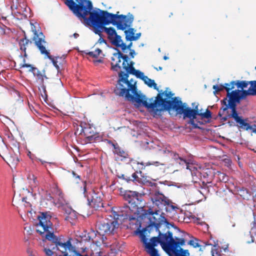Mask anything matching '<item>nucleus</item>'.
<instances>
[{
    "label": "nucleus",
    "instance_id": "obj_1",
    "mask_svg": "<svg viewBox=\"0 0 256 256\" xmlns=\"http://www.w3.org/2000/svg\"><path fill=\"white\" fill-rule=\"evenodd\" d=\"M75 0L78 4L70 0L67 4L68 8L80 20H83L85 24L92 25L96 34H100L104 31L109 40L112 39L117 33L114 28H106L105 26L112 24L116 26L118 30H124L127 27H130L134 21V17L130 13L128 16L118 15L100 9L91 12L92 8L91 1Z\"/></svg>",
    "mask_w": 256,
    "mask_h": 256
},
{
    "label": "nucleus",
    "instance_id": "obj_2",
    "mask_svg": "<svg viewBox=\"0 0 256 256\" xmlns=\"http://www.w3.org/2000/svg\"><path fill=\"white\" fill-rule=\"evenodd\" d=\"M178 234V236L174 237L170 231L164 234L159 232L158 236L152 237L149 242L143 233L140 234V238L146 252L150 256H160L158 250L155 248L158 244L169 256H190L188 250H184L180 246L185 244L186 242L190 238V235L180 230Z\"/></svg>",
    "mask_w": 256,
    "mask_h": 256
},
{
    "label": "nucleus",
    "instance_id": "obj_3",
    "mask_svg": "<svg viewBox=\"0 0 256 256\" xmlns=\"http://www.w3.org/2000/svg\"><path fill=\"white\" fill-rule=\"evenodd\" d=\"M168 90V88H166L164 92L158 94L154 101L152 98L150 99V102H145L144 107L156 115L160 114L162 111L172 110L178 114H183L184 118H196L198 114V106L192 109L187 106L186 104L182 103L178 98H172L174 94Z\"/></svg>",
    "mask_w": 256,
    "mask_h": 256
},
{
    "label": "nucleus",
    "instance_id": "obj_4",
    "mask_svg": "<svg viewBox=\"0 0 256 256\" xmlns=\"http://www.w3.org/2000/svg\"><path fill=\"white\" fill-rule=\"evenodd\" d=\"M134 64L132 61L124 64L122 68L126 72L120 71L118 73L119 79L114 92L116 95L124 96L128 100L136 102L144 106V102H148L145 96L138 94L136 82L132 84L128 80V74L131 72V68H134Z\"/></svg>",
    "mask_w": 256,
    "mask_h": 256
},
{
    "label": "nucleus",
    "instance_id": "obj_5",
    "mask_svg": "<svg viewBox=\"0 0 256 256\" xmlns=\"http://www.w3.org/2000/svg\"><path fill=\"white\" fill-rule=\"evenodd\" d=\"M222 104L224 105L219 110L218 115L220 118L221 120L223 122L226 121L228 118H233L236 122L237 123V126L240 128L243 129L244 130H250L252 132L256 134V125L254 124L250 126L249 124L246 122V119L244 120L242 116H238L237 113V116L239 119H237L234 116H232L233 114V110H232V112L229 113L228 109L230 108L229 104H227V98H224L222 101Z\"/></svg>",
    "mask_w": 256,
    "mask_h": 256
},
{
    "label": "nucleus",
    "instance_id": "obj_6",
    "mask_svg": "<svg viewBox=\"0 0 256 256\" xmlns=\"http://www.w3.org/2000/svg\"><path fill=\"white\" fill-rule=\"evenodd\" d=\"M113 152L114 154H116L120 158V160L122 161L127 160L128 162H133L134 164H136L138 166V168L140 171V173L142 174V170L146 171V168L150 166H159L160 165H162V164L160 163L158 161L149 162H136L132 158L130 157V154L128 151H126L124 149L121 148L120 146L116 148V149L113 150Z\"/></svg>",
    "mask_w": 256,
    "mask_h": 256
},
{
    "label": "nucleus",
    "instance_id": "obj_7",
    "mask_svg": "<svg viewBox=\"0 0 256 256\" xmlns=\"http://www.w3.org/2000/svg\"><path fill=\"white\" fill-rule=\"evenodd\" d=\"M236 82V81L234 80L230 82V86L226 88V90L227 92V97L228 98V100L227 99V104H229L230 109L232 110H233L232 116L237 119H239L237 116L236 106L237 104L240 103L241 100L240 96V90H236L230 92V90L234 89V86H236V84H234Z\"/></svg>",
    "mask_w": 256,
    "mask_h": 256
},
{
    "label": "nucleus",
    "instance_id": "obj_8",
    "mask_svg": "<svg viewBox=\"0 0 256 256\" xmlns=\"http://www.w3.org/2000/svg\"><path fill=\"white\" fill-rule=\"evenodd\" d=\"M82 192L85 197L87 198L88 204L96 209L103 208L102 194L99 192H96L94 190H90L88 194L86 182H84L82 184Z\"/></svg>",
    "mask_w": 256,
    "mask_h": 256
},
{
    "label": "nucleus",
    "instance_id": "obj_9",
    "mask_svg": "<svg viewBox=\"0 0 256 256\" xmlns=\"http://www.w3.org/2000/svg\"><path fill=\"white\" fill-rule=\"evenodd\" d=\"M238 88L240 89V100L248 96H256V82L255 80H236L234 83Z\"/></svg>",
    "mask_w": 256,
    "mask_h": 256
},
{
    "label": "nucleus",
    "instance_id": "obj_10",
    "mask_svg": "<svg viewBox=\"0 0 256 256\" xmlns=\"http://www.w3.org/2000/svg\"><path fill=\"white\" fill-rule=\"evenodd\" d=\"M31 30L34 33L32 40L34 42L35 45L40 51L41 54L48 56V51L46 50L48 44L45 40V36L42 32H38L36 28V26L32 23H30Z\"/></svg>",
    "mask_w": 256,
    "mask_h": 256
},
{
    "label": "nucleus",
    "instance_id": "obj_11",
    "mask_svg": "<svg viewBox=\"0 0 256 256\" xmlns=\"http://www.w3.org/2000/svg\"><path fill=\"white\" fill-rule=\"evenodd\" d=\"M118 226V224L116 220L108 219L98 221L96 224L97 232L101 236L112 233Z\"/></svg>",
    "mask_w": 256,
    "mask_h": 256
},
{
    "label": "nucleus",
    "instance_id": "obj_12",
    "mask_svg": "<svg viewBox=\"0 0 256 256\" xmlns=\"http://www.w3.org/2000/svg\"><path fill=\"white\" fill-rule=\"evenodd\" d=\"M116 52L113 54L111 58L112 70L118 71L129 60L128 55L124 54L118 49L116 48Z\"/></svg>",
    "mask_w": 256,
    "mask_h": 256
},
{
    "label": "nucleus",
    "instance_id": "obj_13",
    "mask_svg": "<svg viewBox=\"0 0 256 256\" xmlns=\"http://www.w3.org/2000/svg\"><path fill=\"white\" fill-rule=\"evenodd\" d=\"M132 211L129 206H124L121 209L120 211L116 212L114 211L115 214L114 216V218L111 217V220L118 219L120 218L122 220L128 219L130 220H134V218L133 217Z\"/></svg>",
    "mask_w": 256,
    "mask_h": 256
},
{
    "label": "nucleus",
    "instance_id": "obj_14",
    "mask_svg": "<svg viewBox=\"0 0 256 256\" xmlns=\"http://www.w3.org/2000/svg\"><path fill=\"white\" fill-rule=\"evenodd\" d=\"M138 196L134 194V192L129 191L126 192L124 194V198L126 200L128 201V204L130 206H128L130 208L133 210L132 214L136 213V212L138 208V206L136 204V200H138L137 198ZM126 206H128L127 205Z\"/></svg>",
    "mask_w": 256,
    "mask_h": 256
},
{
    "label": "nucleus",
    "instance_id": "obj_15",
    "mask_svg": "<svg viewBox=\"0 0 256 256\" xmlns=\"http://www.w3.org/2000/svg\"><path fill=\"white\" fill-rule=\"evenodd\" d=\"M154 204L158 206L160 210H163L164 206V203L166 202L168 198L160 192H156L151 198Z\"/></svg>",
    "mask_w": 256,
    "mask_h": 256
},
{
    "label": "nucleus",
    "instance_id": "obj_16",
    "mask_svg": "<svg viewBox=\"0 0 256 256\" xmlns=\"http://www.w3.org/2000/svg\"><path fill=\"white\" fill-rule=\"evenodd\" d=\"M33 74L36 76V80L40 84V88L42 90L44 94L46 96V86L44 84V80L48 79V78L46 74V72L44 70H40L37 68V70L35 71Z\"/></svg>",
    "mask_w": 256,
    "mask_h": 256
},
{
    "label": "nucleus",
    "instance_id": "obj_17",
    "mask_svg": "<svg viewBox=\"0 0 256 256\" xmlns=\"http://www.w3.org/2000/svg\"><path fill=\"white\" fill-rule=\"evenodd\" d=\"M80 134L86 138V142H90L96 138L94 132L90 126L82 128Z\"/></svg>",
    "mask_w": 256,
    "mask_h": 256
},
{
    "label": "nucleus",
    "instance_id": "obj_18",
    "mask_svg": "<svg viewBox=\"0 0 256 256\" xmlns=\"http://www.w3.org/2000/svg\"><path fill=\"white\" fill-rule=\"evenodd\" d=\"M168 152L170 154V156L172 157V158L177 163H178L182 165V166L185 164L186 166V168L187 169L189 168H188L189 163L188 162V161L186 159L180 156L176 152H170L169 150H168Z\"/></svg>",
    "mask_w": 256,
    "mask_h": 256
},
{
    "label": "nucleus",
    "instance_id": "obj_19",
    "mask_svg": "<svg viewBox=\"0 0 256 256\" xmlns=\"http://www.w3.org/2000/svg\"><path fill=\"white\" fill-rule=\"evenodd\" d=\"M20 49L24 51V56H26V50L27 48H30L32 47V41L26 38V34L24 36V38L22 39H21L20 42Z\"/></svg>",
    "mask_w": 256,
    "mask_h": 256
},
{
    "label": "nucleus",
    "instance_id": "obj_20",
    "mask_svg": "<svg viewBox=\"0 0 256 256\" xmlns=\"http://www.w3.org/2000/svg\"><path fill=\"white\" fill-rule=\"evenodd\" d=\"M50 60L54 66L58 69H59L58 64V63H59L60 64H62L63 62H64V58L63 57H59L56 56L55 58H54L52 57V56L50 54V52H48V56H46Z\"/></svg>",
    "mask_w": 256,
    "mask_h": 256
},
{
    "label": "nucleus",
    "instance_id": "obj_21",
    "mask_svg": "<svg viewBox=\"0 0 256 256\" xmlns=\"http://www.w3.org/2000/svg\"><path fill=\"white\" fill-rule=\"evenodd\" d=\"M112 44L116 48H122L124 42L122 40V38L120 36L116 34L110 40Z\"/></svg>",
    "mask_w": 256,
    "mask_h": 256
},
{
    "label": "nucleus",
    "instance_id": "obj_22",
    "mask_svg": "<svg viewBox=\"0 0 256 256\" xmlns=\"http://www.w3.org/2000/svg\"><path fill=\"white\" fill-rule=\"evenodd\" d=\"M130 181L140 184H144L146 182V178L144 177L143 176L142 178H139L136 172H134L132 176H130Z\"/></svg>",
    "mask_w": 256,
    "mask_h": 256
},
{
    "label": "nucleus",
    "instance_id": "obj_23",
    "mask_svg": "<svg viewBox=\"0 0 256 256\" xmlns=\"http://www.w3.org/2000/svg\"><path fill=\"white\" fill-rule=\"evenodd\" d=\"M164 204V207L163 210H165L166 212H172L178 209L177 206L174 205L173 203L168 198Z\"/></svg>",
    "mask_w": 256,
    "mask_h": 256
},
{
    "label": "nucleus",
    "instance_id": "obj_24",
    "mask_svg": "<svg viewBox=\"0 0 256 256\" xmlns=\"http://www.w3.org/2000/svg\"><path fill=\"white\" fill-rule=\"evenodd\" d=\"M144 83L147 84L149 87L152 88L154 87V88L156 90L158 91L159 93L160 92H163L162 90H160V92L159 91L158 88L157 87L156 84L154 82V80H152L150 78H149L147 76H146V78H144Z\"/></svg>",
    "mask_w": 256,
    "mask_h": 256
},
{
    "label": "nucleus",
    "instance_id": "obj_25",
    "mask_svg": "<svg viewBox=\"0 0 256 256\" xmlns=\"http://www.w3.org/2000/svg\"><path fill=\"white\" fill-rule=\"evenodd\" d=\"M134 28H130L128 30H124V33L126 35V40L127 41H134V40L131 38L132 37H134Z\"/></svg>",
    "mask_w": 256,
    "mask_h": 256
},
{
    "label": "nucleus",
    "instance_id": "obj_26",
    "mask_svg": "<svg viewBox=\"0 0 256 256\" xmlns=\"http://www.w3.org/2000/svg\"><path fill=\"white\" fill-rule=\"evenodd\" d=\"M131 72L129 74H131L132 75L135 76L137 78H139L142 80L144 79V78H146V76L144 75V72L135 69V68H131Z\"/></svg>",
    "mask_w": 256,
    "mask_h": 256
},
{
    "label": "nucleus",
    "instance_id": "obj_27",
    "mask_svg": "<svg viewBox=\"0 0 256 256\" xmlns=\"http://www.w3.org/2000/svg\"><path fill=\"white\" fill-rule=\"evenodd\" d=\"M230 86V84L228 83H226L224 85L220 84V86L218 85H214L213 86V89L214 90V94H216V93L223 90L224 89L226 90V88L229 87Z\"/></svg>",
    "mask_w": 256,
    "mask_h": 256
},
{
    "label": "nucleus",
    "instance_id": "obj_28",
    "mask_svg": "<svg viewBox=\"0 0 256 256\" xmlns=\"http://www.w3.org/2000/svg\"><path fill=\"white\" fill-rule=\"evenodd\" d=\"M88 55L92 56V58H96L98 56L102 54L104 56V55L102 54V51L100 49L97 48L94 52H89L86 53Z\"/></svg>",
    "mask_w": 256,
    "mask_h": 256
},
{
    "label": "nucleus",
    "instance_id": "obj_29",
    "mask_svg": "<svg viewBox=\"0 0 256 256\" xmlns=\"http://www.w3.org/2000/svg\"><path fill=\"white\" fill-rule=\"evenodd\" d=\"M26 60L24 59V64H20V68H29L28 72H32V74L37 70V68L33 66L30 64H26Z\"/></svg>",
    "mask_w": 256,
    "mask_h": 256
},
{
    "label": "nucleus",
    "instance_id": "obj_30",
    "mask_svg": "<svg viewBox=\"0 0 256 256\" xmlns=\"http://www.w3.org/2000/svg\"><path fill=\"white\" fill-rule=\"evenodd\" d=\"M56 248V247L55 244H54L50 245V248H45L44 252L48 256H52L55 252Z\"/></svg>",
    "mask_w": 256,
    "mask_h": 256
},
{
    "label": "nucleus",
    "instance_id": "obj_31",
    "mask_svg": "<svg viewBox=\"0 0 256 256\" xmlns=\"http://www.w3.org/2000/svg\"><path fill=\"white\" fill-rule=\"evenodd\" d=\"M198 116H202V118H212V113L208 109L206 110V112L204 113H200L198 112Z\"/></svg>",
    "mask_w": 256,
    "mask_h": 256
},
{
    "label": "nucleus",
    "instance_id": "obj_32",
    "mask_svg": "<svg viewBox=\"0 0 256 256\" xmlns=\"http://www.w3.org/2000/svg\"><path fill=\"white\" fill-rule=\"evenodd\" d=\"M188 244L192 246L194 248L200 246V245L198 242V240L196 238L190 240L188 242Z\"/></svg>",
    "mask_w": 256,
    "mask_h": 256
},
{
    "label": "nucleus",
    "instance_id": "obj_33",
    "mask_svg": "<svg viewBox=\"0 0 256 256\" xmlns=\"http://www.w3.org/2000/svg\"><path fill=\"white\" fill-rule=\"evenodd\" d=\"M44 198L50 202H54V200L53 197L51 196L50 194L48 192L46 191L45 194L44 196Z\"/></svg>",
    "mask_w": 256,
    "mask_h": 256
},
{
    "label": "nucleus",
    "instance_id": "obj_34",
    "mask_svg": "<svg viewBox=\"0 0 256 256\" xmlns=\"http://www.w3.org/2000/svg\"><path fill=\"white\" fill-rule=\"evenodd\" d=\"M132 42H130L128 45H126L125 43H124V44L122 45V50L123 52H127L126 51L127 50H130L131 47L132 46Z\"/></svg>",
    "mask_w": 256,
    "mask_h": 256
},
{
    "label": "nucleus",
    "instance_id": "obj_35",
    "mask_svg": "<svg viewBox=\"0 0 256 256\" xmlns=\"http://www.w3.org/2000/svg\"><path fill=\"white\" fill-rule=\"evenodd\" d=\"M95 234L94 231L90 232L88 234V236H86V240L88 241H92L94 236H95Z\"/></svg>",
    "mask_w": 256,
    "mask_h": 256
},
{
    "label": "nucleus",
    "instance_id": "obj_36",
    "mask_svg": "<svg viewBox=\"0 0 256 256\" xmlns=\"http://www.w3.org/2000/svg\"><path fill=\"white\" fill-rule=\"evenodd\" d=\"M8 142L10 144L13 146L14 148H18L19 146V143L14 138L10 139Z\"/></svg>",
    "mask_w": 256,
    "mask_h": 256
},
{
    "label": "nucleus",
    "instance_id": "obj_37",
    "mask_svg": "<svg viewBox=\"0 0 256 256\" xmlns=\"http://www.w3.org/2000/svg\"><path fill=\"white\" fill-rule=\"evenodd\" d=\"M158 210H156L155 212H154L152 208H150L148 210H145L144 214L146 215H152V216H153L154 214L158 215Z\"/></svg>",
    "mask_w": 256,
    "mask_h": 256
},
{
    "label": "nucleus",
    "instance_id": "obj_38",
    "mask_svg": "<svg viewBox=\"0 0 256 256\" xmlns=\"http://www.w3.org/2000/svg\"><path fill=\"white\" fill-rule=\"evenodd\" d=\"M118 176L120 178H122L128 182H130V176L128 175L127 174L118 175Z\"/></svg>",
    "mask_w": 256,
    "mask_h": 256
},
{
    "label": "nucleus",
    "instance_id": "obj_39",
    "mask_svg": "<svg viewBox=\"0 0 256 256\" xmlns=\"http://www.w3.org/2000/svg\"><path fill=\"white\" fill-rule=\"evenodd\" d=\"M106 140V142L108 144H109L110 146H112L113 147L114 150L116 149V148L119 146L118 144L116 142H112V140Z\"/></svg>",
    "mask_w": 256,
    "mask_h": 256
},
{
    "label": "nucleus",
    "instance_id": "obj_40",
    "mask_svg": "<svg viewBox=\"0 0 256 256\" xmlns=\"http://www.w3.org/2000/svg\"><path fill=\"white\" fill-rule=\"evenodd\" d=\"M195 118H189L190 120H189L188 124L192 125L193 128H198V126L197 124H195V122H194Z\"/></svg>",
    "mask_w": 256,
    "mask_h": 256
},
{
    "label": "nucleus",
    "instance_id": "obj_41",
    "mask_svg": "<svg viewBox=\"0 0 256 256\" xmlns=\"http://www.w3.org/2000/svg\"><path fill=\"white\" fill-rule=\"evenodd\" d=\"M98 36H100V38L98 40V43H99L100 44H101L102 43L106 44V40H104L102 38V33H100V34H98Z\"/></svg>",
    "mask_w": 256,
    "mask_h": 256
},
{
    "label": "nucleus",
    "instance_id": "obj_42",
    "mask_svg": "<svg viewBox=\"0 0 256 256\" xmlns=\"http://www.w3.org/2000/svg\"><path fill=\"white\" fill-rule=\"evenodd\" d=\"M16 94H17V96L18 97V98L16 100V102L18 103V104H23V100H22V98H21L20 96V94L19 92H16Z\"/></svg>",
    "mask_w": 256,
    "mask_h": 256
},
{
    "label": "nucleus",
    "instance_id": "obj_43",
    "mask_svg": "<svg viewBox=\"0 0 256 256\" xmlns=\"http://www.w3.org/2000/svg\"><path fill=\"white\" fill-rule=\"evenodd\" d=\"M140 36H141V33L139 32V33L136 34V35L134 36V37H132L131 38L132 40H134V41L136 40H138L140 38Z\"/></svg>",
    "mask_w": 256,
    "mask_h": 256
},
{
    "label": "nucleus",
    "instance_id": "obj_44",
    "mask_svg": "<svg viewBox=\"0 0 256 256\" xmlns=\"http://www.w3.org/2000/svg\"><path fill=\"white\" fill-rule=\"evenodd\" d=\"M72 175L73 178H75L76 179L78 178V180H80V176L78 174L75 172H72Z\"/></svg>",
    "mask_w": 256,
    "mask_h": 256
},
{
    "label": "nucleus",
    "instance_id": "obj_45",
    "mask_svg": "<svg viewBox=\"0 0 256 256\" xmlns=\"http://www.w3.org/2000/svg\"><path fill=\"white\" fill-rule=\"evenodd\" d=\"M130 56L132 58H134V56L136 55V52L134 50H130Z\"/></svg>",
    "mask_w": 256,
    "mask_h": 256
},
{
    "label": "nucleus",
    "instance_id": "obj_46",
    "mask_svg": "<svg viewBox=\"0 0 256 256\" xmlns=\"http://www.w3.org/2000/svg\"><path fill=\"white\" fill-rule=\"evenodd\" d=\"M224 161L226 162V164L228 166H230L232 162L230 159L226 158L224 159Z\"/></svg>",
    "mask_w": 256,
    "mask_h": 256
},
{
    "label": "nucleus",
    "instance_id": "obj_47",
    "mask_svg": "<svg viewBox=\"0 0 256 256\" xmlns=\"http://www.w3.org/2000/svg\"><path fill=\"white\" fill-rule=\"evenodd\" d=\"M6 135L8 136V141H10V139H12L14 138L11 133H8Z\"/></svg>",
    "mask_w": 256,
    "mask_h": 256
},
{
    "label": "nucleus",
    "instance_id": "obj_48",
    "mask_svg": "<svg viewBox=\"0 0 256 256\" xmlns=\"http://www.w3.org/2000/svg\"><path fill=\"white\" fill-rule=\"evenodd\" d=\"M222 180L224 182H226L228 180V177L223 174H222Z\"/></svg>",
    "mask_w": 256,
    "mask_h": 256
},
{
    "label": "nucleus",
    "instance_id": "obj_49",
    "mask_svg": "<svg viewBox=\"0 0 256 256\" xmlns=\"http://www.w3.org/2000/svg\"><path fill=\"white\" fill-rule=\"evenodd\" d=\"M240 192H241L240 195V196H242V194H244V193L247 194L248 192H247V190H246L242 189V190H240Z\"/></svg>",
    "mask_w": 256,
    "mask_h": 256
},
{
    "label": "nucleus",
    "instance_id": "obj_50",
    "mask_svg": "<svg viewBox=\"0 0 256 256\" xmlns=\"http://www.w3.org/2000/svg\"><path fill=\"white\" fill-rule=\"evenodd\" d=\"M155 68L157 70H162V66H159L158 68Z\"/></svg>",
    "mask_w": 256,
    "mask_h": 256
},
{
    "label": "nucleus",
    "instance_id": "obj_51",
    "mask_svg": "<svg viewBox=\"0 0 256 256\" xmlns=\"http://www.w3.org/2000/svg\"><path fill=\"white\" fill-rule=\"evenodd\" d=\"M59 249H57V248H56V250H58L60 251V250H63L64 251L63 249V248H61L60 246H58Z\"/></svg>",
    "mask_w": 256,
    "mask_h": 256
},
{
    "label": "nucleus",
    "instance_id": "obj_52",
    "mask_svg": "<svg viewBox=\"0 0 256 256\" xmlns=\"http://www.w3.org/2000/svg\"><path fill=\"white\" fill-rule=\"evenodd\" d=\"M216 252V254H217V252H216V250H212V256H214V252Z\"/></svg>",
    "mask_w": 256,
    "mask_h": 256
},
{
    "label": "nucleus",
    "instance_id": "obj_53",
    "mask_svg": "<svg viewBox=\"0 0 256 256\" xmlns=\"http://www.w3.org/2000/svg\"><path fill=\"white\" fill-rule=\"evenodd\" d=\"M70 0H66L65 4L67 6V4L69 3Z\"/></svg>",
    "mask_w": 256,
    "mask_h": 256
},
{
    "label": "nucleus",
    "instance_id": "obj_54",
    "mask_svg": "<svg viewBox=\"0 0 256 256\" xmlns=\"http://www.w3.org/2000/svg\"><path fill=\"white\" fill-rule=\"evenodd\" d=\"M163 58L164 60H166L168 58L166 56H164Z\"/></svg>",
    "mask_w": 256,
    "mask_h": 256
},
{
    "label": "nucleus",
    "instance_id": "obj_55",
    "mask_svg": "<svg viewBox=\"0 0 256 256\" xmlns=\"http://www.w3.org/2000/svg\"><path fill=\"white\" fill-rule=\"evenodd\" d=\"M26 198L24 197L22 198V200L23 202H26Z\"/></svg>",
    "mask_w": 256,
    "mask_h": 256
},
{
    "label": "nucleus",
    "instance_id": "obj_56",
    "mask_svg": "<svg viewBox=\"0 0 256 256\" xmlns=\"http://www.w3.org/2000/svg\"><path fill=\"white\" fill-rule=\"evenodd\" d=\"M172 15H173L172 12H170V15L168 16V17H169V18H170V17H171Z\"/></svg>",
    "mask_w": 256,
    "mask_h": 256
},
{
    "label": "nucleus",
    "instance_id": "obj_57",
    "mask_svg": "<svg viewBox=\"0 0 256 256\" xmlns=\"http://www.w3.org/2000/svg\"><path fill=\"white\" fill-rule=\"evenodd\" d=\"M78 36V34H74V37H75V38H76V37H77V36Z\"/></svg>",
    "mask_w": 256,
    "mask_h": 256
},
{
    "label": "nucleus",
    "instance_id": "obj_58",
    "mask_svg": "<svg viewBox=\"0 0 256 256\" xmlns=\"http://www.w3.org/2000/svg\"><path fill=\"white\" fill-rule=\"evenodd\" d=\"M34 256V254H29V256Z\"/></svg>",
    "mask_w": 256,
    "mask_h": 256
},
{
    "label": "nucleus",
    "instance_id": "obj_59",
    "mask_svg": "<svg viewBox=\"0 0 256 256\" xmlns=\"http://www.w3.org/2000/svg\"><path fill=\"white\" fill-rule=\"evenodd\" d=\"M32 177L34 178V175H32ZM34 182H35V178H34Z\"/></svg>",
    "mask_w": 256,
    "mask_h": 256
},
{
    "label": "nucleus",
    "instance_id": "obj_60",
    "mask_svg": "<svg viewBox=\"0 0 256 256\" xmlns=\"http://www.w3.org/2000/svg\"><path fill=\"white\" fill-rule=\"evenodd\" d=\"M255 69L256 70V68H255Z\"/></svg>",
    "mask_w": 256,
    "mask_h": 256
},
{
    "label": "nucleus",
    "instance_id": "obj_61",
    "mask_svg": "<svg viewBox=\"0 0 256 256\" xmlns=\"http://www.w3.org/2000/svg\"><path fill=\"white\" fill-rule=\"evenodd\" d=\"M256 82V80H255Z\"/></svg>",
    "mask_w": 256,
    "mask_h": 256
}]
</instances>
